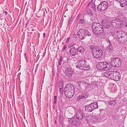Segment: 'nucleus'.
Instances as JSON below:
<instances>
[{
	"label": "nucleus",
	"mask_w": 127,
	"mask_h": 127,
	"mask_svg": "<svg viewBox=\"0 0 127 127\" xmlns=\"http://www.w3.org/2000/svg\"><path fill=\"white\" fill-rule=\"evenodd\" d=\"M87 61L84 60H78L76 62L75 65L78 69L86 70L90 69V66L86 64Z\"/></svg>",
	"instance_id": "obj_1"
},
{
	"label": "nucleus",
	"mask_w": 127,
	"mask_h": 127,
	"mask_svg": "<svg viewBox=\"0 0 127 127\" xmlns=\"http://www.w3.org/2000/svg\"><path fill=\"white\" fill-rule=\"evenodd\" d=\"M92 28L93 32L96 34H101L104 31L102 26L100 24L96 22L92 24Z\"/></svg>",
	"instance_id": "obj_2"
},
{
	"label": "nucleus",
	"mask_w": 127,
	"mask_h": 127,
	"mask_svg": "<svg viewBox=\"0 0 127 127\" xmlns=\"http://www.w3.org/2000/svg\"><path fill=\"white\" fill-rule=\"evenodd\" d=\"M77 34L78 37L81 40L84 39L87 36H90L91 35L87 30L83 28L79 29Z\"/></svg>",
	"instance_id": "obj_3"
},
{
	"label": "nucleus",
	"mask_w": 127,
	"mask_h": 127,
	"mask_svg": "<svg viewBox=\"0 0 127 127\" xmlns=\"http://www.w3.org/2000/svg\"><path fill=\"white\" fill-rule=\"evenodd\" d=\"M93 49L94 51L93 53V55L94 57L98 59L102 56L103 54V51L102 49L98 46H94Z\"/></svg>",
	"instance_id": "obj_4"
},
{
	"label": "nucleus",
	"mask_w": 127,
	"mask_h": 127,
	"mask_svg": "<svg viewBox=\"0 0 127 127\" xmlns=\"http://www.w3.org/2000/svg\"><path fill=\"white\" fill-rule=\"evenodd\" d=\"M108 8H110L108 7V4L106 1H103L98 6L97 9L99 11H102L106 10Z\"/></svg>",
	"instance_id": "obj_5"
},
{
	"label": "nucleus",
	"mask_w": 127,
	"mask_h": 127,
	"mask_svg": "<svg viewBox=\"0 0 127 127\" xmlns=\"http://www.w3.org/2000/svg\"><path fill=\"white\" fill-rule=\"evenodd\" d=\"M123 23L122 21L121 20L118 18H115L112 21L111 24L113 27L117 28L121 27Z\"/></svg>",
	"instance_id": "obj_6"
},
{
	"label": "nucleus",
	"mask_w": 127,
	"mask_h": 127,
	"mask_svg": "<svg viewBox=\"0 0 127 127\" xmlns=\"http://www.w3.org/2000/svg\"><path fill=\"white\" fill-rule=\"evenodd\" d=\"M122 62L121 60L119 58H113L112 59L111 64L113 67H118L121 65Z\"/></svg>",
	"instance_id": "obj_7"
},
{
	"label": "nucleus",
	"mask_w": 127,
	"mask_h": 127,
	"mask_svg": "<svg viewBox=\"0 0 127 127\" xmlns=\"http://www.w3.org/2000/svg\"><path fill=\"white\" fill-rule=\"evenodd\" d=\"M64 73L65 77L68 78L72 77L74 73V71L72 69L67 67L66 68Z\"/></svg>",
	"instance_id": "obj_8"
},
{
	"label": "nucleus",
	"mask_w": 127,
	"mask_h": 127,
	"mask_svg": "<svg viewBox=\"0 0 127 127\" xmlns=\"http://www.w3.org/2000/svg\"><path fill=\"white\" fill-rule=\"evenodd\" d=\"M77 118L79 120H82L84 117H85V114L83 111L80 110H78L76 114Z\"/></svg>",
	"instance_id": "obj_9"
},
{
	"label": "nucleus",
	"mask_w": 127,
	"mask_h": 127,
	"mask_svg": "<svg viewBox=\"0 0 127 127\" xmlns=\"http://www.w3.org/2000/svg\"><path fill=\"white\" fill-rule=\"evenodd\" d=\"M114 71H107L104 73L103 75L105 77L112 80L113 75Z\"/></svg>",
	"instance_id": "obj_10"
},
{
	"label": "nucleus",
	"mask_w": 127,
	"mask_h": 127,
	"mask_svg": "<svg viewBox=\"0 0 127 127\" xmlns=\"http://www.w3.org/2000/svg\"><path fill=\"white\" fill-rule=\"evenodd\" d=\"M64 90L66 91H75L74 85L70 83L67 84L65 87Z\"/></svg>",
	"instance_id": "obj_11"
},
{
	"label": "nucleus",
	"mask_w": 127,
	"mask_h": 127,
	"mask_svg": "<svg viewBox=\"0 0 127 127\" xmlns=\"http://www.w3.org/2000/svg\"><path fill=\"white\" fill-rule=\"evenodd\" d=\"M113 80L118 81L120 80L121 76L120 73L118 71H114L113 75Z\"/></svg>",
	"instance_id": "obj_12"
},
{
	"label": "nucleus",
	"mask_w": 127,
	"mask_h": 127,
	"mask_svg": "<svg viewBox=\"0 0 127 127\" xmlns=\"http://www.w3.org/2000/svg\"><path fill=\"white\" fill-rule=\"evenodd\" d=\"M69 53L70 55L74 56L78 54L77 49L74 47H73L70 49Z\"/></svg>",
	"instance_id": "obj_13"
},
{
	"label": "nucleus",
	"mask_w": 127,
	"mask_h": 127,
	"mask_svg": "<svg viewBox=\"0 0 127 127\" xmlns=\"http://www.w3.org/2000/svg\"><path fill=\"white\" fill-rule=\"evenodd\" d=\"M75 91H66L64 90V94L65 96L67 98H71L73 96L74 94Z\"/></svg>",
	"instance_id": "obj_14"
},
{
	"label": "nucleus",
	"mask_w": 127,
	"mask_h": 127,
	"mask_svg": "<svg viewBox=\"0 0 127 127\" xmlns=\"http://www.w3.org/2000/svg\"><path fill=\"white\" fill-rule=\"evenodd\" d=\"M105 65H104L103 62H99L96 66L97 68L99 70H105Z\"/></svg>",
	"instance_id": "obj_15"
},
{
	"label": "nucleus",
	"mask_w": 127,
	"mask_h": 127,
	"mask_svg": "<svg viewBox=\"0 0 127 127\" xmlns=\"http://www.w3.org/2000/svg\"><path fill=\"white\" fill-rule=\"evenodd\" d=\"M121 31H113L111 33V34L114 37L117 39L118 38V37L120 34V32Z\"/></svg>",
	"instance_id": "obj_16"
},
{
	"label": "nucleus",
	"mask_w": 127,
	"mask_h": 127,
	"mask_svg": "<svg viewBox=\"0 0 127 127\" xmlns=\"http://www.w3.org/2000/svg\"><path fill=\"white\" fill-rule=\"evenodd\" d=\"M90 5V3H89L88 4L86 8V12L90 16H92L93 15V12L91 9L89 8V7Z\"/></svg>",
	"instance_id": "obj_17"
},
{
	"label": "nucleus",
	"mask_w": 127,
	"mask_h": 127,
	"mask_svg": "<svg viewBox=\"0 0 127 127\" xmlns=\"http://www.w3.org/2000/svg\"><path fill=\"white\" fill-rule=\"evenodd\" d=\"M85 110L88 112H91L94 110L91 104L86 105L85 106Z\"/></svg>",
	"instance_id": "obj_18"
},
{
	"label": "nucleus",
	"mask_w": 127,
	"mask_h": 127,
	"mask_svg": "<svg viewBox=\"0 0 127 127\" xmlns=\"http://www.w3.org/2000/svg\"><path fill=\"white\" fill-rule=\"evenodd\" d=\"M113 99L111 100H110L108 101L107 102V103L109 105L111 106H113L115 105L117 103V100L116 98Z\"/></svg>",
	"instance_id": "obj_19"
},
{
	"label": "nucleus",
	"mask_w": 127,
	"mask_h": 127,
	"mask_svg": "<svg viewBox=\"0 0 127 127\" xmlns=\"http://www.w3.org/2000/svg\"><path fill=\"white\" fill-rule=\"evenodd\" d=\"M108 46L107 47L106 49L109 50V52L112 51L113 49V47L111 44L110 40L107 42Z\"/></svg>",
	"instance_id": "obj_20"
},
{
	"label": "nucleus",
	"mask_w": 127,
	"mask_h": 127,
	"mask_svg": "<svg viewBox=\"0 0 127 127\" xmlns=\"http://www.w3.org/2000/svg\"><path fill=\"white\" fill-rule=\"evenodd\" d=\"M127 5V0H121V2L120 3V6L122 7L126 6Z\"/></svg>",
	"instance_id": "obj_21"
},
{
	"label": "nucleus",
	"mask_w": 127,
	"mask_h": 127,
	"mask_svg": "<svg viewBox=\"0 0 127 127\" xmlns=\"http://www.w3.org/2000/svg\"><path fill=\"white\" fill-rule=\"evenodd\" d=\"M91 106L94 110V109H96L98 107V103L96 102H92L91 103Z\"/></svg>",
	"instance_id": "obj_22"
},
{
	"label": "nucleus",
	"mask_w": 127,
	"mask_h": 127,
	"mask_svg": "<svg viewBox=\"0 0 127 127\" xmlns=\"http://www.w3.org/2000/svg\"><path fill=\"white\" fill-rule=\"evenodd\" d=\"M77 52L82 53L84 52L85 51V49L84 47L82 46H80L78 47L77 48Z\"/></svg>",
	"instance_id": "obj_23"
},
{
	"label": "nucleus",
	"mask_w": 127,
	"mask_h": 127,
	"mask_svg": "<svg viewBox=\"0 0 127 127\" xmlns=\"http://www.w3.org/2000/svg\"><path fill=\"white\" fill-rule=\"evenodd\" d=\"M127 34L126 32L121 31L119 36L118 39H119V38H124L126 35H127Z\"/></svg>",
	"instance_id": "obj_24"
},
{
	"label": "nucleus",
	"mask_w": 127,
	"mask_h": 127,
	"mask_svg": "<svg viewBox=\"0 0 127 127\" xmlns=\"http://www.w3.org/2000/svg\"><path fill=\"white\" fill-rule=\"evenodd\" d=\"M91 4V8L92 9V10L93 11H94L95 12H96V9L95 8V5L94 3H90Z\"/></svg>",
	"instance_id": "obj_25"
},
{
	"label": "nucleus",
	"mask_w": 127,
	"mask_h": 127,
	"mask_svg": "<svg viewBox=\"0 0 127 127\" xmlns=\"http://www.w3.org/2000/svg\"><path fill=\"white\" fill-rule=\"evenodd\" d=\"M64 118L62 114H60L59 116V122L60 123H63L64 120Z\"/></svg>",
	"instance_id": "obj_26"
},
{
	"label": "nucleus",
	"mask_w": 127,
	"mask_h": 127,
	"mask_svg": "<svg viewBox=\"0 0 127 127\" xmlns=\"http://www.w3.org/2000/svg\"><path fill=\"white\" fill-rule=\"evenodd\" d=\"M104 65H105V67H106L104 68L105 70H108L110 69V67H108V66L109 65V64H108L106 62H104Z\"/></svg>",
	"instance_id": "obj_27"
},
{
	"label": "nucleus",
	"mask_w": 127,
	"mask_h": 127,
	"mask_svg": "<svg viewBox=\"0 0 127 127\" xmlns=\"http://www.w3.org/2000/svg\"><path fill=\"white\" fill-rule=\"evenodd\" d=\"M57 96L56 95H54V97L53 98V108H55V105L57 103Z\"/></svg>",
	"instance_id": "obj_28"
},
{
	"label": "nucleus",
	"mask_w": 127,
	"mask_h": 127,
	"mask_svg": "<svg viewBox=\"0 0 127 127\" xmlns=\"http://www.w3.org/2000/svg\"><path fill=\"white\" fill-rule=\"evenodd\" d=\"M59 88H64V83L63 80H60L59 81Z\"/></svg>",
	"instance_id": "obj_29"
},
{
	"label": "nucleus",
	"mask_w": 127,
	"mask_h": 127,
	"mask_svg": "<svg viewBox=\"0 0 127 127\" xmlns=\"http://www.w3.org/2000/svg\"><path fill=\"white\" fill-rule=\"evenodd\" d=\"M99 82L98 81H94L93 83V86L94 87H96L98 86L99 84Z\"/></svg>",
	"instance_id": "obj_30"
},
{
	"label": "nucleus",
	"mask_w": 127,
	"mask_h": 127,
	"mask_svg": "<svg viewBox=\"0 0 127 127\" xmlns=\"http://www.w3.org/2000/svg\"><path fill=\"white\" fill-rule=\"evenodd\" d=\"M86 22L85 20L84 19H80L79 20V24H83L85 23Z\"/></svg>",
	"instance_id": "obj_31"
},
{
	"label": "nucleus",
	"mask_w": 127,
	"mask_h": 127,
	"mask_svg": "<svg viewBox=\"0 0 127 127\" xmlns=\"http://www.w3.org/2000/svg\"><path fill=\"white\" fill-rule=\"evenodd\" d=\"M63 60V57L61 56L60 57L59 60L58 61V64L60 66L62 64V62Z\"/></svg>",
	"instance_id": "obj_32"
},
{
	"label": "nucleus",
	"mask_w": 127,
	"mask_h": 127,
	"mask_svg": "<svg viewBox=\"0 0 127 127\" xmlns=\"http://www.w3.org/2000/svg\"><path fill=\"white\" fill-rule=\"evenodd\" d=\"M82 95L84 98H87L89 95V94L87 92L83 93Z\"/></svg>",
	"instance_id": "obj_33"
},
{
	"label": "nucleus",
	"mask_w": 127,
	"mask_h": 127,
	"mask_svg": "<svg viewBox=\"0 0 127 127\" xmlns=\"http://www.w3.org/2000/svg\"><path fill=\"white\" fill-rule=\"evenodd\" d=\"M83 98H84L83 96L82 95H79L77 97V100H81Z\"/></svg>",
	"instance_id": "obj_34"
},
{
	"label": "nucleus",
	"mask_w": 127,
	"mask_h": 127,
	"mask_svg": "<svg viewBox=\"0 0 127 127\" xmlns=\"http://www.w3.org/2000/svg\"><path fill=\"white\" fill-rule=\"evenodd\" d=\"M84 85L85 86L86 89H88L89 88V85L88 83L84 82Z\"/></svg>",
	"instance_id": "obj_35"
},
{
	"label": "nucleus",
	"mask_w": 127,
	"mask_h": 127,
	"mask_svg": "<svg viewBox=\"0 0 127 127\" xmlns=\"http://www.w3.org/2000/svg\"><path fill=\"white\" fill-rule=\"evenodd\" d=\"M74 117H72L69 119L68 122L69 124H72Z\"/></svg>",
	"instance_id": "obj_36"
},
{
	"label": "nucleus",
	"mask_w": 127,
	"mask_h": 127,
	"mask_svg": "<svg viewBox=\"0 0 127 127\" xmlns=\"http://www.w3.org/2000/svg\"><path fill=\"white\" fill-rule=\"evenodd\" d=\"M75 44L73 43H70L68 46V48H70L71 47H72L73 46L75 45Z\"/></svg>",
	"instance_id": "obj_37"
},
{
	"label": "nucleus",
	"mask_w": 127,
	"mask_h": 127,
	"mask_svg": "<svg viewBox=\"0 0 127 127\" xmlns=\"http://www.w3.org/2000/svg\"><path fill=\"white\" fill-rule=\"evenodd\" d=\"M67 46L65 45H64L63 47V49L62 50V51L63 52H64L67 48Z\"/></svg>",
	"instance_id": "obj_38"
},
{
	"label": "nucleus",
	"mask_w": 127,
	"mask_h": 127,
	"mask_svg": "<svg viewBox=\"0 0 127 127\" xmlns=\"http://www.w3.org/2000/svg\"><path fill=\"white\" fill-rule=\"evenodd\" d=\"M64 88H59L60 92L61 94H63L64 92Z\"/></svg>",
	"instance_id": "obj_39"
},
{
	"label": "nucleus",
	"mask_w": 127,
	"mask_h": 127,
	"mask_svg": "<svg viewBox=\"0 0 127 127\" xmlns=\"http://www.w3.org/2000/svg\"><path fill=\"white\" fill-rule=\"evenodd\" d=\"M77 121L76 118L74 117L72 124H76L77 123Z\"/></svg>",
	"instance_id": "obj_40"
},
{
	"label": "nucleus",
	"mask_w": 127,
	"mask_h": 127,
	"mask_svg": "<svg viewBox=\"0 0 127 127\" xmlns=\"http://www.w3.org/2000/svg\"><path fill=\"white\" fill-rule=\"evenodd\" d=\"M24 56L25 57V59L26 60V61L27 63L28 62V60L27 59V55L26 54V53H25L24 54Z\"/></svg>",
	"instance_id": "obj_41"
},
{
	"label": "nucleus",
	"mask_w": 127,
	"mask_h": 127,
	"mask_svg": "<svg viewBox=\"0 0 127 127\" xmlns=\"http://www.w3.org/2000/svg\"><path fill=\"white\" fill-rule=\"evenodd\" d=\"M72 16H71V17L69 18V19L68 21V23L69 24H70L71 22V20H72Z\"/></svg>",
	"instance_id": "obj_42"
},
{
	"label": "nucleus",
	"mask_w": 127,
	"mask_h": 127,
	"mask_svg": "<svg viewBox=\"0 0 127 127\" xmlns=\"http://www.w3.org/2000/svg\"><path fill=\"white\" fill-rule=\"evenodd\" d=\"M104 27L105 28L107 29L109 28L110 27L109 25L108 24H107L105 25V26H104Z\"/></svg>",
	"instance_id": "obj_43"
},
{
	"label": "nucleus",
	"mask_w": 127,
	"mask_h": 127,
	"mask_svg": "<svg viewBox=\"0 0 127 127\" xmlns=\"http://www.w3.org/2000/svg\"><path fill=\"white\" fill-rule=\"evenodd\" d=\"M38 66H39V65H38V64H37L36 66V68H35V74L36 73V72L37 71V70Z\"/></svg>",
	"instance_id": "obj_44"
},
{
	"label": "nucleus",
	"mask_w": 127,
	"mask_h": 127,
	"mask_svg": "<svg viewBox=\"0 0 127 127\" xmlns=\"http://www.w3.org/2000/svg\"><path fill=\"white\" fill-rule=\"evenodd\" d=\"M29 20H28L26 21V27H25L26 28L27 27L28 25L29 24Z\"/></svg>",
	"instance_id": "obj_45"
},
{
	"label": "nucleus",
	"mask_w": 127,
	"mask_h": 127,
	"mask_svg": "<svg viewBox=\"0 0 127 127\" xmlns=\"http://www.w3.org/2000/svg\"><path fill=\"white\" fill-rule=\"evenodd\" d=\"M70 39V37H69L67 38L65 42V43H67L69 42V40Z\"/></svg>",
	"instance_id": "obj_46"
},
{
	"label": "nucleus",
	"mask_w": 127,
	"mask_h": 127,
	"mask_svg": "<svg viewBox=\"0 0 127 127\" xmlns=\"http://www.w3.org/2000/svg\"><path fill=\"white\" fill-rule=\"evenodd\" d=\"M0 20H2L4 19V17L3 15H1L0 16Z\"/></svg>",
	"instance_id": "obj_47"
},
{
	"label": "nucleus",
	"mask_w": 127,
	"mask_h": 127,
	"mask_svg": "<svg viewBox=\"0 0 127 127\" xmlns=\"http://www.w3.org/2000/svg\"><path fill=\"white\" fill-rule=\"evenodd\" d=\"M3 13H5V15H6L8 14V13L6 11H3Z\"/></svg>",
	"instance_id": "obj_48"
},
{
	"label": "nucleus",
	"mask_w": 127,
	"mask_h": 127,
	"mask_svg": "<svg viewBox=\"0 0 127 127\" xmlns=\"http://www.w3.org/2000/svg\"><path fill=\"white\" fill-rule=\"evenodd\" d=\"M81 15V14H78V16H77V18H78V19H79V17Z\"/></svg>",
	"instance_id": "obj_49"
},
{
	"label": "nucleus",
	"mask_w": 127,
	"mask_h": 127,
	"mask_svg": "<svg viewBox=\"0 0 127 127\" xmlns=\"http://www.w3.org/2000/svg\"><path fill=\"white\" fill-rule=\"evenodd\" d=\"M46 33L45 32L43 33V37L44 38L45 36Z\"/></svg>",
	"instance_id": "obj_50"
},
{
	"label": "nucleus",
	"mask_w": 127,
	"mask_h": 127,
	"mask_svg": "<svg viewBox=\"0 0 127 127\" xmlns=\"http://www.w3.org/2000/svg\"><path fill=\"white\" fill-rule=\"evenodd\" d=\"M73 36L74 37L76 38L77 37V35L76 34H73Z\"/></svg>",
	"instance_id": "obj_51"
},
{
	"label": "nucleus",
	"mask_w": 127,
	"mask_h": 127,
	"mask_svg": "<svg viewBox=\"0 0 127 127\" xmlns=\"http://www.w3.org/2000/svg\"><path fill=\"white\" fill-rule=\"evenodd\" d=\"M32 28L33 27H31V30L32 31H34V30L33 29V28Z\"/></svg>",
	"instance_id": "obj_52"
},
{
	"label": "nucleus",
	"mask_w": 127,
	"mask_h": 127,
	"mask_svg": "<svg viewBox=\"0 0 127 127\" xmlns=\"http://www.w3.org/2000/svg\"><path fill=\"white\" fill-rule=\"evenodd\" d=\"M116 1H117L119 2L120 3V2H121V0H116Z\"/></svg>",
	"instance_id": "obj_53"
},
{
	"label": "nucleus",
	"mask_w": 127,
	"mask_h": 127,
	"mask_svg": "<svg viewBox=\"0 0 127 127\" xmlns=\"http://www.w3.org/2000/svg\"><path fill=\"white\" fill-rule=\"evenodd\" d=\"M103 109H99V111L101 112L102 111H103Z\"/></svg>",
	"instance_id": "obj_54"
},
{
	"label": "nucleus",
	"mask_w": 127,
	"mask_h": 127,
	"mask_svg": "<svg viewBox=\"0 0 127 127\" xmlns=\"http://www.w3.org/2000/svg\"><path fill=\"white\" fill-rule=\"evenodd\" d=\"M74 127L73 126H70L69 127Z\"/></svg>",
	"instance_id": "obj_55"
},
{
	"label": "nucleus",
	"mask_w": 127,
	"mask_h": 127,
	"mask_svg": "<svg viewBox=\"0 0 127 127\" xmlns=\"http://www.w3.org/2000/svg\"><path fill=\"white\" fill-rule=\"evenodd\" d=\"M122 14L121 15H124V13H122Z\"/></svg>",
	"instance_id": "obj_56"
},
{
	"label": "nucleus",
	"mask_w": 127,
	"mask_h": 127,
	"mask_svg": "<svg viewBox=\"0 0 127 127\" xmlns=\"http://www.w3.org/2000/svg\"><path fill=\"white\" fill-rule=\"evenodd\" d=\"M0 15L1 16V15H2V14H0Z\"/></svg>",
	"instance_id": "obj_57"
},
{
	"label": "nucleus",
	"mask_w": 127,
	"mask_h": 127,
	"mask_svg": "<svg viewBox=\"0 0 127 127\" xmlns=\"http://www.w3.org/2000/svg\"><path fill=\"white\" fill-rule=\"evenodd\" d=\"M64 17H66V15H65L64 16Z\"/></svg>",
	"instance_id": "obj_58"
},
{
	"label": "nucleus",
	"mask_w": 127,
	"mask_h": 127,
	"mask_svg": "<svg viewBox=\"0 0 127 127\" xmlns=\"http://www.w3.org/2000/svg\"><path fill=\"white\" fill-rule=\"evenodd\" d=\"M126 26L127 27V24L126 25Z\"/></svg>",
	"instance_id": "obj_59"
},
{
	"label": "nucleus",
	"mask_w": 127,
	"mask_h": 127,
	"mask_svg": "<svg viewBox=\"0 0 127 127\" xmlns=\"http://www.w3.org/2000/svg\"><path fill=\"white\" fill-rule=\"evenodd\" d=\"M55 123H56V121H55Z\"/></svg>",
	"instance_id": "obj_60"
},
{
	"label": "nucleus",
	"mask_w": 127,
	"mask_h": 127,
	"mask_svg": "<svg viewBox=\"0 0 127 127\" xmlns=\"http://www.w3.org/2000/svg\"><path fill=\"white\" fill-rule=\"evenodd\" d=\"M71 3V2H69V3Z\"/></svg>",
	"instance_id": "obj_61"
},
{
	"label": "nucleus",
	"mask_w": 127,
	"mask_h": 127,
	"mask_svg": "<svg viewBox=\"0 0 127 127\" xmlns=\"http://www.w3.org/2000/svg\"><path fill=\"white\" fill-rule=\"evenodd\" d=\"M71 3V2H69V3Z\"/></svg>",
	"instance_id": "obj_62"
}]
</instances>
